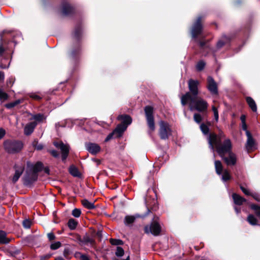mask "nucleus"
<instances>
[{
  "label": "nucleus",
  "mask_w": 260,
  "mask_h": 260,
  "mask_svg": "<svg viewBox=\"0 0 260 260\" xmlns=\"http://www.w3.org/2000/svg\"><path fill=\"white\" fill-rule=\"evenodd\" d=\"M240 188L245 194L247 196L251 195V193L250 192V191L243 186H241Z\"/></svg>",
  "instance_id": "a18cd8bd"
},
{
  "label": "nucleus",
  "mask_w": 260,
  "mask_h": 260,
  "mask_svg": "<svg viewBox=\"0 0 260 260\" xmlns=\"http://www.w3.org/2000/svg\"><path fill=\"white\" fill-rule=\"evenodd\" d=\"M4 148L8 153H16L22 149L23 143L19 141L8 140L4 142Z\"/></svg>",
  "instance_id": "423d86ee"
},
{
  "label": "nucleus",
  "mask_w": 260,
  "mask_h": 260,
  "mask_svg": "<svg viewBox=\"0 0 260 260\" xmlns=\"http://www.w3.org/2000/svg\"><path fill=\"white\" fill-rule=\"evenodd\" d=\"M80 241L84 244L91 246H93L95 244L94 239L87 235H85Z\"/></svg>",
  "instance_id": "a211bd4d"
},
{
  "label": "nucleus",
  "mask_w": 260,
  "mask_h": 260,
  "mask_svg": "<svg viewBox=\"0 0 260 260\" xmlns=\"http://www.w3.org/2000/svg\"><path fill=\"white\" fill-rule=\"evenodd\" d=\"M70 173L74 177H80V173L78 169L75 166H72L69 168Z\"/></svg>",
  "instance_id": "393cba45"
},
{
  "label": "nucleus",
  "mask_w": 260,
  "mask_h": 260,
  "mask_svg": "<svg viewBox=\"0 0 260 260\" xmlns=\"http://www.w3.org/2000/svg\"><path fill=\"white\" fill-rule=\"evenodd\" d=\"M45 171L46 173H49V170L48 169H46Z\"/></svg>",
  "instance_id": "774afa93"
},
{
  "label": "nucleus",
  "mask_w": 260,
  "mask_h": 260,
  "mask_svg": "<svg viewBox=\"0 0 260 260\" xmlns=\"http://www.w3.org/2000/svg\"><path fill=\"white\" fill-rule=\"evenodd\" d=\"M235 210L236 212L237 213H239V212H240V209H238V208L235 207Z\"/></svg>",
  "instance_id": "e2e57ef3"
},
{
  "label": "nucleus",
  "mask_w": 260,
  "mask_h": 260,
  "mask_svg": "<svg viewBox=\"0 0 260 260\" xmlns=\"http://www.w3.org/2000/svg\"><path fill=\"white\" fill-rule=\"evenodd\" d=\"M247 220L249 223L252 225H256L257 224L258 220L252 214H249L247 216Z\"/></svg>",
  "instance_id": "a878e982"
},
{
  "label": "nucleus",
  "mask_w": 260,
  "mask_h": 260,
  "mask_svg": "<svg viewBox=\"0 0 260 260\" xmlns=\"http://www.w3.org/2000/svg\"><path fill=\"white\" fill-rule=\"evenodd\" d=\"M159 134L161 139L167 140L172 135V129L169 124L161 120L159 122Z\"/></svg>",
  "instance_id": "0eeeda50"
},
{
  "label": "nucleus",
  "mask_w": 260,
  "mask_h": 260,
  "mask_svg": "<svg viewBox=\"0 0 260 260\" xmlns=\"http://www.w3.org/2000/svg\"><path fill=\"white\" fill-rule=\"evenodd\" d=\"M14 168L15 170V174L12 179V181L14 184L18 180L19 178L22 174L24 170V167L23 166L16 165L14 166Z\"/></svg>",
  "instance_id": "2eb2a0df"
},
{
  "label": "nucleus",
  "mask_w": 260,
  "mask_h": 260,
  "mask_svg": "<svg viewBox=\"0 0 260 260\" xmlns=\"http://www.w3.org/2000/svg\"><path fill=\"white\" fill-rule=\"evenodd\" d=\"M5 134V130L2 128H0V140L4 137Z\"/></svg>",
  "instance_id": "603ef678"
},
{
  "label": "nucleus",
  "mask_w": 260,
  "mask_h": 260,
  "mask_svg": "<svg viewBox=\"0 0 260 260\" xmlns=\"http://www.w3.org/2000/svg\"><path fill=\"white\" fill-rule=\"evenodd\" d=\"M255 200L257 201H259V199L258 198V196L256 194H251V195Z\"/></svg>",
  "instance_id": "5fc2aeb1"
},
{
  "label": "nucleus",
  "mask_w": 260,
  "mask_h": 260,
  "mask_svg": "<svg viewBox=\"0 0 260 260\" xmlns=\"http://www.w3.org/2000/svg\"><path fill=\"white\" fill-rule=\"evenodd\" d=\"M7 98L8 94L2 90H0V100H6Z\"/></svg>",
  "instance_id": "c03bdc74"
},
{
  "label": "nucleus",
  "mask_w": 260,
  "mask_h": 260,
  "mask_svg": "<svg viewBox=\"0 0 260 260\" xmlns=\"http://www.w3.org/2000/svg\"><path fill=\"white\" fill-rule=\"evenodd\" d=\"M33 146L38 150H42L43 146L42 144H39L37 141H34L32 143Z\"/></svg>",
  "instance_id": "c9c22d12"
},
{
  "label": "nucleus",
  "mask_w": 260,
  "mask_h": 260,
  "mask_svg": "<svg viewBox=\"0 0 260 260\" xmlns=\"http://www.w3.org/2000/svg\"><path fill=\"white\" fill-rule=\"evenodd\" d=\"M254 144V141L251 138H249L247 142V147L251 148Z\"/></svg>",
  "instance_id": "37998d69"
},
{
  "label": "nucleus",
  "mask_w": 260,
  "mask_h": 260,
  "mask_svg": "<svg viewBox=\"0 0 260 260\" xmlns=\"http://www.w3.org/2000/svg\"><path fill=\"white\" fill-rule=\"evenodd\" d=\"M4 74L3 72L0 71V81L4 79Z\"/></svg>",
  "instance_id": "bf43d9fd"
},
{
  "label": "nucleus",
  "mask_w": 260,
  "mask_h": 260,
  "mask_svg": "<svg viewBox=\"0 0 260 260\" xmlns=\"http://www.w3.org/2000/svg\"><path fill=\"white\" fill-rule=\"evenodd\" d=\"M232 143L230 139L224 141L222 147H218L217 152L228 166H235L237 162V156L232 151Z\"/></svg>",
  "instance_id": "f03ea898"
},
{
  "label": "nucleus",
  "mask_w": 260,
  "mask_h": 260,
  "mask_svg": "<svg viewBox=\"0 0 260 260\" xmlns=\"http://www.w3.org/2000/svg\"><path fill=\"white\" fill-rule=\"evenodd\" d=\"M47 237L49 241H52L55 239V236L53 233H49L47 234Z\"/></svg>",
  "instance_id": "de8ad7c7"
},
{
  "label": "nucleus",
  "mask_w": 260,
  "mask_h": 260,
  "mask_svg": "<svg viewBox=\"0 0 260 260\" xmlns=\"http://www.w3.org/2000/svg\"><path fill=\"white\" fill-rule=\"evenodd\" d=\"M4 51H5V49L3 48L2 45H0V55H2V54L3 53Z\"/></svg>",
  "instance_id": "13d9d810"
},
{
  "label": "nucleus",
  "mask_w": 260,
  "mask_h": 260,
  "mask_svg": "<svg viewBox=\"0 0 260 260\" xmlns=\"http://www.w3.org/2000/svg\"><path fill=\"white\" fill-rule=\"evenodd\" d=\"M144 231L146 234L151 233L153 235L157 236L161 232V226L156 220H154L150 225L145 226Z\"/></svg>",
  "instance_id": "1a4fd4ad"
},
{
  "label": "nucleus",
  "mask_w": 260,
  "mask_h": 260,
  "mask_svg": "<svg viewBox=\"0 0 260 260\" xmlns=\"http://www.w3.org/2000/svg\"><path fill=\"white\" fill-rule=\"evenodd\" d=\"M212 109L214 113V118L216 121H218V112L217 108L215 106H212Z\"/></svg>",
  "instance_id": "e433bc0d"
},
{
  "label": "nucleus",
  "mask_w": 260,
  "mask_h": 260,
  "mask_svg": "<svg viewBox=\"0 0 260 260\" xmlns=\"http://www.w3.org/2000/svg\"><path fill=\"white\" fill-rule=\"evenodd\" d=\"M25 117L29 121L34 120L27 123L24 127V134L26 136L30 135L34 132L38 123L42 122L45 119V116L42 114H32L30 113L26 112Z\"/></svg>",
  "instance_id": "7ed1b4c3"
},
{
  "label": "nucleus",
  "mask_w": 260,
  "mask_h": 260,
  "mask_svg": "<svg viewBox=\"0 0 260 260\" xmlns=\"http://www.w3.org/2000/svg\"><path fill=\"white\" fill-rule=\"evenodd\" d=\"M117 119L119 120H122V123L117 125L116 128L113 131L115 133V137H120L123 132L126 129L128 125L132 123V119L131 117L127 115H121L118 116Z\"/></svg>",
  "instance_id": "39448f33"
},
{
  "label": "nucleus",
  "mask_w": 260,
  "mask_h": 260,
  "mask_svg": "<svg viewBox=\"0 0 260 260\" xmlns=\"http://www.w3.org/2000/svg\"><path fill=\"white\" fill-rule=\"evenodd\" d=\"M80 34H81L80 28H78L76 29L75 30V33H74L75 37L77 39H78L79 37V36H80Z\"/></svg>",
  "instance_id": "09e8293b"
},
{
  "label": "nucleus",
  "mask_w": 260,
  "mask_h": 260,
  "mask_svg": "<svg viewBox=\"0 0 260 260\" xmlns=\"http://www.w3.org/2000/svg\"><path fill=\"white\" fill-rule=\"evenodd\" d=\"M110 242L112 245H118L122 244V241L121 240L111 239Z\"/></svg>",
  "instance_id": "79ce46f5"
},
{
  "label": "nucleus",
  "mask_w": 260,
  "mask_h": 260,
  "mask_svg": "<svg viewBox=\"0 0 260 260\" xmlns=\"http://www.w3.org/2000/svg\"><path fill=\"white\" fill-rule=\"evenodd\" d=\"M139 217V216H126L124 218V222L126 224H131L135 221L136 217Z\"/></svg>",
  "instance_id": "cd10ccee"
},
{
  "label": "nucleus",
  "mask_w": 260,
  "mask_h": 260,
  "mask_svg": "<svg viewBox=\"0 0 260 260\" xmlns=\"http://www.w3.org/2000/svg\"><path fill=\"white\" fill-rule=\"evenodd\" d=\"M242 128H243V129H244V130H246V129H247V126H246V122L242 123Z\"/></svg>",
  "instance_id": "052dcab7"
},
{
  "label": "nucleus",
  "mask_w": 260,
  "mask_h": 260,
  "mask_svg": "<svg viewBox=\"0 0 260 260\" xmlns=\"http://www.w3.org/2000/svg\"><path fill=\"white\" fill-rule=\"evenodd\" d=\"M246 102L249 106V107L251 108V109L252 110L253 112H256L257 111V106L256 105V103L255 101L253 100V99L251 97H247L246 98Z\"/></svg>",
  "instance_id": "aec40b11"
},
{
  "label": "nucleus",
  "mask_w": 260,
  "mask_h": 260,
  "mask_svg": "<svg viewBox=\"0 0 260 260\" xmlns=\"http://www.w3.org/2000/svg\"><path fill=\"white\" fill-rule=\"evenodd\" d=\"M124 254V250L121 247L118 246L116 248L115 254L117 256H122Z\"/></svg>",
  "instance_id": "f704fd0d"
},
{
  "label": "nucleus",
  "mask_w": 260,
  "mask_h": 260,
  "mask_svg": "<svg viewBox=\"0 0 260 260\" xmlns=\"http://www.w3.org/2000/svg\"><path fill=\"white\" fill-rule=\"evenodd\" d=\"M205 62L203 60L199 61L196 65V69L198 71H201L203 70L205 66Z\"/></svg>",
  "instance_id": "473e14b6"
},
{
  "label": "nucleus",
  "mask_w": 260,
  "mask_h": 260,
  "mask_svg": "<svg viewBox=\"0 0 260 260\" xmlns=\"http://www.w3.org/2000/svg\"><path fill=\"white\" fill-rule=\"evenodd\" d=\"M23 226L25 229H29L31 226V221L28 219H25L23 221Z\"/></svg>",
  "instance_id": "a19ab883"
},
{
  "label": "nucleus",
  "mask_w": 260,
  "mask_h": 260,
  "mask_svg": "<svg viewBox=\"0 0 260 260\" xmlns=\"http://www.w3.org/2000/svg\"><path fill=\"white\" fill-rule=\"evenodd\" d=\"M251 209L254 210L255 215L260 217V206L255 204H251L250 206Z\"/></svg>",
  "instance_id": "c756f323"
},
{
  "label": "nucleus",
  "mask_w": 260,
  "mask_h": 260,
  "mask_svg": "<svg viewBox=\"0 0 260 260\" xmlns=\"http://www.w3.org/2000/svg\"><path fill=\"white\" fill-rule=\"evenodd\" d=\"M144 112L147 125L151 131L153 132L155 128L153 116V108L150 106H146L144 108Z\"/></svg>",
  "instance_id": "6e6552de"
},
{
  "label": "nucleus",
  "mask_w": 260,
  "mask_h": 260,
  "mask_svg": "<svg viewBox=\"0 0 260 260\" xmlns=\"http://www.w3.org/2000/svg\"><path fill=\"white\" fill-rule=\"evenodd\" d=\"M200 128L204 135H208L209 132V126L206 124L202 123L200 125Z\"/></svg>",
  "instance_id": "7c9ffc66"
},
{
  "label": "nucleus",
  "mask_w": 260,
  "mask_h": 260,
  "mask_svg": "<svg viewBox=\"0 0 260 260\" xmlns=\"http://www.w3.org/2000/svg\"><path fill=\"white\" fill-rule=\"evenodd\" d=\"M200 45L201 47H203L205 45V42L203 41H200L199 42Z\"/></svg>",
  "instance_id": "680f3d73"
},
{
  "label": "nucleus",
  "mask_w": 260,
  "mask_h": 260,
  "mask_svg": "<svg viewBox=\"0 0 260 260\" xmlns=\"http://www.w3.org/2000/svg\"><path fill=\"white\" fill-rule=\"evenodd\" d=\"M10 242V239L7 238L6 233L0 231V244H8Z\"/></svg>",
  "instance_id": "5701e85b"
},
{
  "label": "nucleus",
  "mask_w": 260,
  "mask_h": 260,
  "mask_svg": "<svg viewBox=\"0 0 260 260\" xmlns=\"http://www.w3.org/2000/svg\"><path fill=\"white\" fill-rule=\"evenodd\" d=\"M194 120L198 123H200L202 120V117L200 114L196 113L193 115Z\"/></svg>",
  "instance_id": "4c0bfd02"
},
{
  "label": "nucleus",
  "mask_w": 260,
  "mask_h": 260,
  "mask_svg": "<svg viewBox=\"0 0 260 260\" xmlns=\"http://www.w3.org/2000/svg\"><path fill=\"white\" fill-rule=\"evenodd\" d=\"M202 19V17H199L192 26L191 34L193 38H196L202 32L203 29Z\"/></svg>",
  "instance_id": "9b49d317"
},
{
  "label": "nucleus",
  "mask_w": 260,
  "mask_h": 260,
  "mask_svg": "<svg viewBox=\"0 0 260 260\" xmlns=\"http://www.w3.org/2000/svg\"><path fill=\"white\" fill-rule=\"evenodd\" d=\"M240 119L242 123L245 122L246 116L244 115H241V116L240 117Z\"/></svg>",
  "instance_id": "6e6d98bb"
},
{
  "label": "nucleus",
  "mask_w": 260,
  "mask_h": 260,
  "mask_svg": "<svg viewBox=\"0 0 260 260\" xmlns=\"http://www.w3.org/2000/svg\"><path fill=\"white\" fill-rule=\"evenodd\" d=\"M61 245V244L60 242H55L54 243H52L50 245V248L52 250H56L59 248Z\"/></svg>",
  "instance_id": "72a5a7b5"
},
{
  "label": "nucleus",
  "mask_w": 260,
  "mask_h": 260,
  "mask_svg": "<svg viewBox=\"0 0 260 260\" xmlns=\"http://www.w3.org/2000/svg\"><path fill=\"white\" fill-rule=\"evenodd\" d=\"M29 96L30 98L37 101H39L42 99L40 95L35 93H31L29 94Z\"/></svg>",
  "instance_id": "ea45409f"
},
{
  "label": "nucleus",
  "mask_w": 260,
  "mask_h": 260,
  "mask_svg": "<svg viewBox=\"0 0 260 260\" xmlns=\"http://www.w3.org/2000/svg\"><path fill=\"white\" fill-rule=\"evenodd\" d=\"M207 88L212 94H217V85L212 77L209 76L207 78Z\"/></svg>",
  "instance_id": "4468645a"
},
{
  "label": "nucleus",
  "mask_w": 260,
  "mask_h": 260,
  "mask_svg": "<svg viewBox=\"0 0 260 260\" xmlns=\"http://www.w3.org/2000/svg\"><path fill=\"white\" fill-rule=\"evenodd\" d=\"M230 40V38L225 36L222 37V40H219L217 43V46L218 48L222 47L224 44L228 43Z\"/></svg>",
  "instance_id": "bb28decb"
},
{
  "label": "nucleus",
  "mask_w": 260,
  "mask_h": 260,
  "mask_svg": "<svg viewBox=\"0 0 260 260\" xmlns=\"http://www.w3.org/2000/svg\"><path fill=\"white\" fill-rule=\"evenodd\" d=\"M51 154L54 157H58L59 156V153L55 150H52L50 151Z\"/></svg>",
  "instance_id": "8fccbe9b"
},
{
  "label": "nucleus",
  "mask_w": 260,
  "mask_h": 260,
  "mask_svg": "<svg viewBox=\"0 0 260 260\" xmlns=\"http://www.w3.org/2000/svg\"><path fill=\"white\" fill-rule=\"evenodd\" d=\"M7 67L5 66H2V65H0V68H2V69H5V68H6Z\"/></svg>",
  "instance_id": "69168bd1"
},
{
  "label": "nucleus",
  "mask_w": 260,
  "mask_h": 260,
  "mask_svg": "<svg viewBox=\"0 0 260 260\" xmlns=\"http://www.w3.org/2000/svg\"><path fill=\"white\" fill-rule=\"evenodd\" d=\"M81 260H89L86 255H82L81 256Z\"/></svg>",
  "instance_id": "4d7b16f0"
},
{
  "label": "nucleus",
  "mask_w": 260,
  "mask_h": 260,
  "mask_svg": "<svg viewBox=\"0 0 260 260\" xmlns=\"http://www.w3.org/2000/svg\"><path fill=\"white\" fill-rule=\"evenodd\" d=\"M56 260H64V259L62 257H58V258H56Z\"/></svg>",
  "instance_id": "338daca9"
},
{
  "label": "nucleus",
  "mask_w": 260,
  "mask_h": 260,
  "mask_svg": "<svg viewBox=\"0 0 260 260\" xmlns=\"http://www.w3.org/2000/svg\"><path fill=\"white\" fill-rule=\"evenodd\" d=\"M189 101L190 110H196L199 112H204L207 110L208 103L200 96L193 97L189 92H186L181 98V103L183 106L187 104Z\"/></svg>",
  "instance_id": "f257e3e1"
},
{
  "label": "nucleus",
  "mask_w": 260,
  "mask_h": 260,
  "mask_svg": "<svg viewBox=\"0 0 260 260\" xmlns=\"http://www.w3.org/2000/svg\"><path fill=\"white\" fill-rule=\"evenodd\" d=\"M54 146L59 149L61 152L62 159L63 161L65 160L68 156L70 147L67 144H63L62 142H55L54 143Z\"/></svg>",
  "instance_id": "ddd939ff"
},
{
  "label": "nucleus",
  "mask_w": 260,
  "mask_h": 260,
  "mask_svg": "<svg viewBox=\"0 0 260 260\" xmlns=\"http://www.w3.org/2000/svg\"><path fill=\"white\" fill-rule=\"evenodd\" d=\"M82 205L86 208L88 209H92L95 208L94 204L90 202L86 199H83L81 201Z\"/></svg>",
  "instance_id": "b1692460"
},
{
  "label": "nucleus",
  "mask_w": 260,
  "mask_h": 260,
  "mask_svg": "<svg viewBox=\"0 0 260 260\" xmlns=\"http://www.w3.org/2000/svg\"><path fill=\"white\" fill-rule=\"evenodd\" d=\"M222 175V180L224 181H226L231 179V176L227 170H224L223 172Z\"/></svg>",
  "instance_id": "2f4dec72"
},
{
  "label": "nucleus",
  "mask_w": 260,
  "mask_h": 260,
  "mask_svg": "<svg viewBox=\"0 0 260 260\" xmlns=\"http://www.w3.org/2000/svg\"><path fill=\"white\" fill-rule=\"evenodd\" d=\"M200 84L199 81L190 79L188 81V86L190 95L193 96H197L199 93L198 86Z\"/></svg>",
  "instance_id": "9d476101"
},
{
  "label": "nucleus",
  "mask_w": 260,
  "mask_h": 260,
  "mask_svg": "<svg viewBox=\"0 0 260 260\" xmlns=\"http://www.w3.org/2000/svg\"><path fill=\"white\" fill-rule=\"evenodd\" d=\"M86 149L92 154L95 155L101 150L100 146L95 143H89L86 146Z\"/></svg>",
  "instance_id": "dca6fc26"
},
{
  "label": "nucleus",
  "mask_w": 260,
  "mask_h": 260,
  "mask_svg": "<svg viewBox=\"0 0 260 260\" xmlns=\"http://www.w3.org/2000/svg\"><path fill=\"white\" fill-rule=\"evenodd\" d=\"M72 7L68 3H65L62 6V13L64 15H67L72 12Z\"/></svg>",
  "instance_id": "4be33fe9"
},
{
  "label": "nucleus",
  "mask_w": 260,
  "mask_h": 260,
  "mask_svg": "<svg viewBox=\"0 0 260 260\" xmlns=\"http://www.w3.org/2000/svg\"><path fill=\"white\" fill-rule=\"evenodd\" d=\"M224 134L221 132L218 135L214 133L210 134L208 137V141L210 148L214 151V148L216 150H218V147H222L224 145Z\"/></svg>",
  "instance_id": "20e7f679"
},
{
  "label": "nucleus",
  "mask_w": 260,
  "mask_h": 260,
  "mask_svg": "<svg viewBox=\"0 0 260 260\" xmlns=\"http://www.w3.org/2000/svg\"><path fill=\"white\" fill-rule=\"evenodd\" d=\"M28 167L30 168V170L33 172L38 173V172L40 171L43 167V164L41 162H37L35 165H30L28 163Z\"/></svg>",
  "instance_id": "6ab92c4d"
},
{
  "label": "nucleus",
  "mask_w": 260,
  "mask_h": 260,
  "mask_svg": "<svg viewBox=\"0 0 260 260\" xmlns=\"http://www.w3.org/2000/svg\"><path fill=\"white\" fill-rule=\"evenodd\" d=\"M214 165L216 173L219 175H221L223 171L221 162L220 160H215Z\"/></svg>",
  "instance_id": "412c9836"
},
{
  "label": "nucleus",
  "mask_w": 260,
  "mask_h": 260,
  "mask_svg": "<svg viewBox=\"0 0 260 260\" xmlns=\"http://www.w3.org/2000/svg\"><path fill=\"white\" fill-rule=\"evenodd\" d=\"M112 138H116L115 137V133L113 132L112 133L110 134L106 138L105 141H108L110 139H111Z\"/></svg>",
  "instance_id": "49530a36"
},
{
  "label": "nucleus",
  "mask_w": 260,
  "mask_h": 260,
  "mask_svg": "<svg viewBox=\"0 0 260 260\" xmlns=\"http://www.w3.org/2000/svg\"><path fill=\"white\" fill-rule=\"evenodd\" d=\"M15 106H16V105H15V103L13 102H11V103H8V104H7L6 105H5V107L8 108V109H11V108H12L13 107H14Z\"/></svg>",
  "instance_id": "3c124183"
},
{
  "label": "nucleus",
  "mask_w": 260,
  "mask_h": 260,
  "mask_svg": "<svg viewBox=\"0 0 260 260\" xmlns=\"http://www.w3.org/2000/svg\"><path fill=\"white\" fill-rule=\"evenodd\" d=\"M232 197L234 203L237 205H241L243 204V203L246 201L245 199L243 198L237 193H233Z\"/></svg>",
  "instance_id": "f3484780"
},
{
  "label": "nucleus",
  "mask_w": 260,
  "mask_h": 260,
  "mask_svg": "<svg viewBox=\"0 0 260 260\" xmlns=\"http://www.w3.org/2000/svg\"><path fill=\"white\" fill-rule=\"evenodd\" d=\"M77 224V221L73 218L70 219L68 223L69 228L72 230L76 229Z\"/></svg>",
  "instance_id": "c85d7f7f"
},
{
  "label": "nucleus",
  "mask_w": 260,
  "mask_h": 260,
  "mask_svg": "<svg viewBox=\"0 0 260 260\" xmlns=\"http://www.w3.org/2000/svg\"><path fill=\"white\" fill-rule=\"evenodd\" d=\"M81 212L80 209L75 208L72 211V215L75 217H79L81 215Z\"/></svg>",
  "instance_id": "58836bf2"
},
{
  "label": "nucleus",
  "mask_w": 260,
  "mask_h": 260,
  "mask_svg": "<svg viewBox=\"0 0 260 260\" xmlns=\"http://www.w3.org/2000/svg\"><path fill=\"white\" fill-rule=\"evenodd\" d=\"M38 179V174L32 172L31 170L27 171L26 175L24 176V184L26 186H29Z\"/></svg>",
  "instance_id": "f8f14e48"
},
{
  "label": "nucleus",
  "mask_w": 260,
  "mask_h": 260,
  "mask_svg": "<svg viewBox=\"0 0 260 260\" xmlns=\"http://www.w3.org/2000/svg\"><path fill=\"white\" fill-rule=\"evenodd\" d=\"M23 101V100H22V99H21V100L19 99V100H17L14 101V103H15V105L16 106H17V105L22 103Z\"/></svg>",
  "instance_id": "864d4df0"
},
{
  "label": "nucleus",
  "mask_w": 260,
  "mask_h": 260,
  "mask_svg": "<svg viewBox=\"0 0 260 260\" xmlns=\"http://www.w3.org/2000/svg\"><path fill=\"white\" fill-rule=\"evenodd\" d=\"M97 235H98V236H99V237H101V232H100V231L98 232V233H97Z\"/></svg>",
  "instance_id": "0e129e2a"
}]
</instances>
